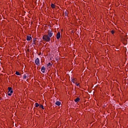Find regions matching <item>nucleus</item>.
<instances>
[{"mask_svg":"<svg viewBox=\"0 0 128 128\" xmlns=\"http://www.w3.org/2000/svg\"><path fill=\"white\" fill-rule=\"evenodd\" d=\"M42 38L44 40H45V42H48L50 41V38L46 34L42 36Z\"/></svg>","mask_w":128,"mask_h":128,"instance_id":"1","label":"nucleus"},{"mask_svg":"<svg viewBox=\"0 0 128 128\" xmlns=\"http://www.w3.org/2000/svg\"><path fill=\"white\" fill-rule=\"evenodd\" d=\"M8 95L9 96H10L12 92H14V91L12 90V88L11 87H9L8 88Z\"/></svg>","mask_w":128,"mask_h":128,"instance_id":"2","label":"nucleus"},{"mask_svg":"<svg viewBox=\"0 0 128 128\" xmlns=\"http://www.w3.org/2000/svg\"><path fill=\"white\" fill-rule=\"evenodd\" d=\"M48 36L52 38V36H54V32H52V30H50L48 31Z\"/></svg>","mask_w":128,"mask_h":128,"instance_id":"3","label":"nucleus"},{"mask_svg":"<svg viewBox=\"0 0 128 128\" xmlns=\"http://www.w3.org/2000/svg\"><path fill=\"white\" fill-rule=\"evenodd\" d=\"M35 64H36V66H40V59L38 58H37L35 60Z\"/></svg>","mask_w":128,"mask_h":128,"instance_id":"4","label":"nucleus"},{"mask_svg":"<svg viewBox=\"0 0 128 128\" xmlns=\"http://www.w3.org/2000/svg\"><path fill=\"white\" fill-rule=\"evenodd\" d=\"M56 38L57 40H60V32H58L57 33Z\"/></svg>","mask_w":128,"mask_h":128,"instance_id":"5","label":"nucleus"},{"mask_svg":"<svg viewBox=\"0 0 128 128\" xmlns=\"http://www.w3.org/2000/svg\"><path fill=\"white\" fill-rule=\"evenodd\" d=\"M41 72H43V74H44V72H46V68L44 67V66H42V68H41Z\"/></svg>","mask_w":128,"mask_h":128,"instance_id":"6","label":"nucleus"},{"mask_svg":"<svg viewBox=\"0 0 128 128\" xmlns=\"http://www.w3.org/2000/svg\"><path fill=\"white\" fill-rule=\"evenodd\" d=\"M32 40V36H26V40H28V42H30V40Z\"/></svg>","mask_w":128,"mask_h":128,"instance_id":"7","label":"nucleus"},{"mask_svg":"<svg viewBox=\"0 0 128 128\" xmlns=\"http://www.w3.org/2000/svg\"><path fill=\"white\" fill-rule=\"evenodd\" d=\"M80 100V98H77L75 100L74 102H78Z\"/></svg>","mask_w":128,"mask_h":128,"instance_id":"8","label":"nucleus"},{"mask_svg":"<svg viewBox=\"0 0 128 128\" xmlns=\"http://www.w3.org/2000/svg\"><path fill=\"white\" fill-rule=\"evenodd\" d=\"M60 104H61V102H60V101H57V102H56V106H60Z\"/></svg>","mask_w":128,"mask_h":128,"instance_id":"9","label":"nucleus"},{"mask_svg":"<svg viewBox=\"0 0 128 128\" xmlns=\"http://www.w3.org/2000/svg\"><path fill=\"white\" fill-rule=\"evenodd\" d=\"M52 66V64L51 62H49L48 64H46V66H47L48 67V66Z\"/></svg>","mask_w":128,"mask_h":128,"instance_id":"10","label":"nucleus"},{"mask_svg":"<svg viewBox=\"0 0 128 128\" xmlns=\"http://www.w3.org/2000/svg\"><path fill=\"white\" fill-rule=\"evenodd\" d=\"M51 8H56V6L54 5V4H51Z\"/></svg>","mask_w":128,"mask_h":128,"instance_id":"11","label":"nucleus"},{"mask_svg":"<svg viewBox=\"0 0 128 128\" xmlns=\"http://www.w3.org/2000/svg\"><path fill=\"white\" fill-rule=\"evenodd\" d=\"M36 38H35V39L33 40L32 44H36Z\"/></svg>","mask_w":128,"mask_h":128,"instance_id":"12","label":"nucleus"},{"mask_svg":"<svg viewBox=\"0 0 128 128\" xmlns=\"http://www.w3.org/2000/svg\"><path fill=\"white\" fill-rule=\"evenodd\" d=\"M35 106L36 108H38V106H40V104L38 103H36Z\"/></svg>","mask_w":128,"mask_h":128,"instance_id":"13","label":"nucleus"},{"mask_svg":"<svg viewBox=\"0 0 128 128\" xmlns=\"http://www.w3.org/2000/svg\"><path fill=\"white\" fill-rule=\"evenodd\" d=\"M16 76H20V72H16Z\"/></svg>","mask_w":128,"mask_h":128,"instance_id":"14","label":"nucleus"},{"mask_svg":"<svg viewBox=\"0 0 128 128\" xmlns=\"http://www.w3.org/2000/svg\"><path fill=\"white\" fill-rule=\"evenodd\" d=\"M40 108H42V110H44V106L43 105H42L40 104Z\"/></svg>","mask_w":128,"mask_h":128,"instance_id":"15","label":"nucleus"},{"mask_svg":"<svg viewBox=\"0 0 128 128\" xmlns=\"http://www.w3.org/2000/svg\"><path fill=\"white\" fill-rule=\"evenodd\" d=\"M111 33L112 34H114V30H111Z\"/></svg>","mask_w":128,"mask_h":128,"instance_id":"16","label":"nucleus"},{"mask_svg":"<svg viewBox=\"0 0 128 128\" xmlns=\"http://www.w3.org/2000/svg\"><path fill=\"white\" fill-rule=\"evenodd\" d=\"M71 81L72 82L74 83V79H72V78H71Z\"/></svg>","mask_w":128,"mask_h":128,"instance_id":"17","label":"nucleus"},{"mask_svg":"<svg viewBox=\"0 0 128 128\" xmlns=\"http://www.w3.org/2000/svg\"><path fill=\"white\" fill-rule=\"evenodd\" d=\"M24 79L26 78V75H24Z\"/></svg>","mask_w":128,"mask_h":128,"instance_id":"18","label":"nucleus"},{"mask_svg":"<svg viewBox=\"0 0 128 128\" xmlns=\"http://www.w3.org/2000/svg\"><path fill=\"white\" fill-rule=\"evenodd\" d=\"M77 86H80V84H76Z\"/></svg>","mask_w":128,"mask_h":128,"instance_id":"19","label":"nucleus"},{"mask_svg":"<svg viewBox=\"0 0 128 128\" xmlns=\"http://www.w3.org/2000/svg\"><path fill=\"white\" fill-rule=\"evenodd\" d=\"M65 14H66V16L68 14V13L66 12Z\"/></svg>","mask_w":128,"mask_h":128,"instance_id":"20","label":"nucleus"}]
</instances>
